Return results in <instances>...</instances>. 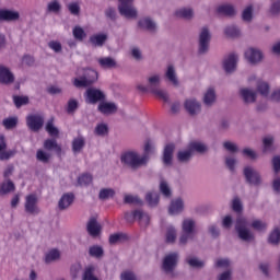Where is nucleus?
I'll return each mask as SVG.
<instances>
[{
  "instance_id": "nucleus-1",
  "label": "nucleus",
  "mask_w": 280,
  "mask_h": 280,
  "mask_svg": "<svg viewBox=\"0 0 280 280\" xmlns=\"http://www.w3.org/2000/svg\"><path fill=\"white\" fill-rule=\"evenodd\" d=\"M154 153V144L151 141H147L144 144V154L140 155L135 151H125L120 155V163L127 170H140L143 165H148L150 154Z\"/></svg>"
},
{
  "instance_id": "nucleus-2",
  "label": "nucleus",
  "mask_w": 280,
  "mask_h": 280,
  "mask_svg": "<svg viewBox=\"0 0 280 280\" xmlns=\"http://www.w3.org/2000/svg\"><path fill=\"white\" fill-rule=\"evenodd\" d=\"M235 231L242 242H255V233L248 228V220L246 218L240 217L236 219Z\"/></svg>"
},
{
  "instance_id": "nucleus-3",
  "label": "nucleus",
  "mask_w": 280,
  "mask_h": 280,
  "mask_svg": "<svg viewBox=\"0 0 280 280\" xmlns=\"http://www.w3.org/2000/svg\"><path fill=\"white\" fill-rule=\"evenodd\" d=\"M178 266V253H171L164 256L162 260V270L168 277H176V268Z\"/></svg>"
},
{
  "instance_id": "nucleus-4",
  "label": "nucleus",
  "mask_w": 280,
  "mask_h": 280,
  "mask_svg": "<svg viewBox=\"0 0 280 280\" xmlns=\"http://www.w3.org/2000/svg\"><path fill=\"white\" fill-rule=\"evenodd\" d=\"M183 234L179 237V244L185 246L189 240H194V235L196 234V222L191 219H185L183 221Z\"/></svg>"
},
{
  "instance_id": "nucleus-5",
  "label": "nucleus",
  "mask_w": 280,
  "mask_h": 280,
  "mask_svg": "<svg viewBox=\"0 0 280 280\" xmlns=\"http://www.w3.org/2000/svg\"><path fill=\"white\" fill-rule=\"evenodd\" d=\"M245 60L249 62V65H259L264 61V51L259 48L250 47L245 50Z\"/></svg>"
},
{
  "instance_id": "nucleus-6",
  "label": "nucleus",
  "mask_w": 280,
  "mask_h": 280,
  "mask_svg": "<svg viewBox=\"0 0 280 280\" xmlns=\"http://www.w3.org/2000/svg\"><path fill=\"white\" fill-rule=\"evenodd\" d=\"M106 100V94L102 90L95 88H90L85 92L86 104H97V102L103 103Z\"/></svg>"
},
{
  "instance_id": "nucleus-7",
  "label": "nucleus",
  "mask_w": 280,
  "mask_h": 280,
  "mask_svg": "<svg viewBox=\"0 0 280 280\" xmlns=\"http://www.w3.org/2000/svg\"><path fill=\"white\" fill-rule=\"evenodd\" d=\"M209 43H211V32H209L208 27L201 28L199 34V54H207L209 51Z\"/></svg>"
},
{
  "instance_id": "nucleus-8",
  "label": "nucleus",
  "mask_w": 280,
  "mask_h": 280,
  "mask_svg": "<svg viewBox=\"0 0 280 280\" xmlns=\"http://www.w3.org/2000/svg\"><path fill=\"white\" fill-rule=\"evenodd\" d=\"M243 174L249 185H255V187H259V185H261V175L259 172H257V170L250 166H246L243 171Z\"/></svg>"
},
{
  "instance_id": "nucleus-9",
  "label": "nucleus",
  "mask_w": 280,
  "mask_h": 280,
  "mask_svg": "<svg viewBox=\"0 0 280 280\" xmlns=\"http://www.w3.org/2000/svg\"><path fill=\"white\" fill-rule=\"evenodd\" d=\"M24 209L31 215H38L40 213V209H38V197L36 195L26 196Z\"/></svg>"
},
{
  "instance_id": "nucleus-10",
  "label": "nucleus",
  "mask_w": 280,
  "mask_h": 280,
  "mask_svg": "<svg viewBox=\"0 0 280 280\" xmlns=\"http://www.w3.org/2000/svg\"><path fill=\"white\" fill-rule=\"evenodd\" d=\"M133 2H122L118 5V12L125 19H137L138 11L132 4Z\"/></svg>"
},
{
  "instance_id": "nucleus-11",
  "label": "nucleus",
  "mask_w": 280,
  "mask_h": 280,
  "mask_svg": "<svg viewBox=\"0 0 280 280\" xmlns=\"http://www.w3.org/2000/svg\"><path fill=\"white\" fill-rule=\"evenodd\" d=\"M27 127L33 130V132H38L45 124V118L40 115H31L26 118Z\"/></svg>"
},
{
  "instance_id": "nucleus-12",
  "label": "nucleus",
  "mask_w": 280,
  "mask_h": 280,
  "mask_svg": "<svg viewBox=\"0 0 280 280\" xmlns=\"http://www.w3.org/2000/svg\"><path fill=\"white\" fill-rule=\"evenodd\" d=\"M14 73L10 68L5 67L4 65H0V84H14Z\"/></svg>"
},
{
  "instance_id": "nucleus-13",
  "label": "nucleus",
  "mask_w": 280,
  "mask_h": 280,
  "mask_svg": "<svg viewBox=\"0 0 280 280\" xmlns=\"http://www.w3.org/2000/svg\"><path fill=\"white\" fill-rule=\"evenodd\" d=\"M240 97L244 104H255L257 102V92L248 88H242L240 90Z\"/></svg>"
},
{
  "instance_id": "nucleus-14",
  "label": "nucleus",
  "mask_w": 280,
  "mask_h": 280,
  "mask_svg": "<svg viewBox=\"0 0 280 280\" xmlns=\"http://www.w3.org/2000/svg\"><path fill=\"white\" fill-rule=\"evenodd\" d=\"M183 211H185V201L183 198L178 197L173 199L168 207L170 215H178L179 213H183Z\"/></svg>"
},
{
  "instance_id": "nucleus-15",
  "label": "nucleus",
  "mask_w": 280,
  "mask_h": 280,
  "mask_svg": "<svg viewBox=\"0 0 280 280\" xmlns=\"http://www.w3.org/2000/svg\"><path fill=\"white\" fill-rule=\"evenodd\" d=\"M238 57L235 54H231L223 59V69L225 73H233L237 69Z\"/></svg>"
},
{
  "instance_id": "nucleus-16",
  "label": "nucleus",
  "mask_w": 280,
  "mask_h": 280,
  "mask_svg": "<svg viewBox=\"0 0 280 280\" xmlns=\"http://www.w3.org/2000/svg\"><path fill=\"white\" fill-rule=\"evenodd\" d=\"M184 106L189 115H198L202 110V105L196 98H187Z\"/></svg>"
},
{
  "instance_id": "nucleus-17",
  "label": "nucleus",
  "mask_w": 280,
  "mask_h": 280,
  "mask_svg": "<svg viewBox=\"0 0 280 280\" xmlns=\"http://www.w3.org/2000/svg\"><path fill=\"white\" fill-rule=\"evenodd\" d=\"M138 26L141 30L151 32V34H154V32H156V22L154 20H152V18H150V16L141 18L138 22Z\"/></svg>"
},
{
  "instance_id": "nucleus-18",
  "label": "nucleus",
  "mask_w": 280,
  "mask_h": 280,
  "mask_svg": "<svg viewBox=\"0 0 280 280\" xmlns=\"http://www.w3.org/2000/svg\"><path fill=\"white\" fill-rule=\"evenodd\" d=\"M21 19V14L19 11H12L8 9H0V21H5L10 23L12 21H19Z\"/></svg>"
},
{
  "instance_id": "nucleus-19",
  "label": "nucleus",
  "mask_w": 280,
  "mask_h": 280,
  "mask_svg": "<svg viewBox=\"0 0 280 280\" xmlns=\"http://www.w3.org/2000/svg\"><path fill=\"white\" fill-rule=\"evenodd\" d=\"M73 200H75V195H73V192L63 194L58 202L60 211L69 209V207L73 205Z\"/></svg>"
},
{
  "instance_id": "nucleus-20",
  "label": "nucleus",
  "mask_w": 280,
  "mask_h": 280,
  "mask_svg": "<svg viewBox=\"0 0 280 280\" xmlns=\"http://www.w3.org/2000/svg\"><path fill=\"white\" fill-rule=\"evenodd\" d=\"M86 229H88V233L92 237H97V235L102 233V225L97 222V219L95 218L90 219V221L88 222Z\"/></svg>"
},
{
  "instance_id": "nucleus-21",
  "label": "nucleus",
  "mask_w": 280,
  "mask_h": 280,
  "mask_svg": "<svg viewBox=\"0 0 280 280\" xmlns=\"http://www.w3.org/2000/svg\"><path fill=\"white\" fill-rule=\"evenodd\" d=\"M147 86L149 88V93H153L161 86V74H151L147 78Z\"/></svg>"
},
{
  "instance_id": "nucleus-22",
  "label": "nucleus",
  "mask_w": 280,
  "mask_h": 280,
  "mask_svg": "<svg viewBox=\"0 0 280 280\" xmlns=\"http://www.w3.org/2000/svg\"><path fill=\"white\" fill-rule=\"evenodd\" d=\"M98 110L103 115H114L117 113V105L115 103L102 102L98 104Z\"/></svg>"
},
{
  "instance_id": "nucleus-23",
  "label": "nucleus",
  "mask_w": 280,
  "mask_h": 280,
  "mask_svg": "<svg viewBox=\"0 0 280 280\" xmlns=\"http://www.w3.org/2000/svg\"><path fill=\"white\" fill-rule=\"evenodd\" d=\"M175 148L176 147L172 143L165 145L164 152H163V163H164V165H172V159L174 156Z\"/></svg>"
},
{
  "instance_id": "nucleus-24",
  "label": "nucleus",
  "mask_w": 280,
  "mask_h": 280,
  "mask_svg": "<svg viewBox=\"0 0 280 280\" xmlns=\"http://www.w3.org/2000/svg\"><path fill=\"white\" fill-rule=\"evenodd\" d=\"M217 13L221 16H235L236 11L232 4H221L217 8Z\"/></svg>"
},
{
  "instance_id": "nucleus-25",
  "label": "nucleus",
  "mask_w": 280,
  "mask_h": 280,
  "mask_svg": "<svg viewBox=\"0 0 280 280\" xmlns=\"http://www.w3.org/2000/svg\"><path fill=\"white\" fill-rule=\"evenodd\" d=\"M175 16H177V19H184L185 21H191V19H194V9H190V8L177 9L175 11Z\"/></svg>"
},
{
  "instance_id": "nucleus-26",
  "label": "nucleus",
  "mask_w": 280,
  "mask_h": 280,
  "mask_svg": "<svg viewBox=\"0 0 280 280\" xmlns=\"http://www.w3.org/2000/svg\"><path fill=\"white\" fill-rule=\"evenodd\" d=\"M44 149L48 152H51V150H54L58 154L62 152V147L58 144V141H56V139H46L44 141Z\"/></svg>"
},
{
  "instance_id": "nucleus-27",
  "label": "nucleus",
  "mask_w": 280,
  "mask_h": 280,
  "mask_svg": "<svg viewBox=\"0 0 280 280\" xmlns=\"http://www.w3.org/2000/svg\"><path fill=\"white\" fill-rule=\"evenodd\" d=\"M106 40H108V35L106 34H95L90 37V43L93 47H104Z\"/></svg>"
},
{
  "instance_id": "nucleus-28",
  "label": "nucleus",
  "mask_w": 280,
  "mask_h": 280,
  "mask_svg": "<svg viewBox=\"0 0 280 280\" xmlns=\"http://www.w3.org/2000/svg\"><path fill=\"white\" fill-rule=\"evenodd\" d=\"M85 145L86 140H84V137L79 136L74 138L72 141V151L74 152V154H80V152H82Z\"/></svg>"
},
{
  "instance_id": "nucleus-29",
  "label": "nucleus",
  "mask_w": 280,
  "mask_h": 280,
  "mask_svg": "<svg viewBox=\"0 0 280 280\" xmlns=\"http://www.w3.org/2000/svg\"><path fill=\"white\" fill-rule=\"evenodd\" d=\"M215 90H213V88H209L206 93L203 94V104L205 106H212L213 104H215Z\"/></svg>"
},
{
  "instance_id": "nucleus-30",
  "label": "nucleus",
  "mask_w": 280,
  "mask_h": 280,
  "mask_svg": "<svg viewBox=\"0 0 280 280\" xmlns=\"http://www.w3.org/2000/svg\"><path fill=\"white\" fill-rule=\"evenodd\" d=\"M102 69H115L117 67V61L112 57H103L97 60Z\"/></svg>"
},
{
  "instance_id": "nucleus-31",
  "label": "nucleus",
  "mask_w": 280,
  "mask_h": 280,
  "mask_svg": "<svg viewBox=\"0 0 280 280\" xmlns=\"http://www.w3.org/2000/svg\"><path fill=\"white\" fill-rule=\"evenodd\" d=\"M165 78L172 83L173 86H178V77H176V69H174V66L167 67Z\"/></svg>"
},
{
  "instance_id": "nucleus-32",
  "label": "nucleus",
  "mask_w": 280,
  "mask_h": 280,
  "mask_svg": "<svg viewBox=\"0 0 280 280\" xmlns=\"http://www.w3.org/2000/svg\"><path fill=\"white\" fill-rule=\"evenodd\" d=\"M188 148L190 149V152L194 154V152H198L199 154H205V152H207V150H209V148L207 147V144L202 143V142H190Z\"/></svg>"
},
{
  "instance_id": "nucleus-33",
  "label": "nucleus",
  "mask_w": 280,
  "mask_h": 280,
  "mask_svg": "<svg viewBox=\"0 0 280 280\" xmlns=\"http://www.w3.org/2000/svg\"><path fill=\"white\" fill-rule=\"evenodd\" d=\"M133 218L140 222L141 226H148L150 224V215L145 212L136 210L133 211Z\"/></svg>"
},
{
  "instance_id": "nucleus-34",
  "label": "nucleus",
  "mask_w": 280,
  "mask_h": 280,
  "mask_svg": "<svg viewBox=\"0 0 280 280\" xmlns=\"http://www.w3.org/2000/svg\"><path fill=\"white\" fill-rule=\"evenodd\" d=\"M268 15L271 19H278V16H280V0H275L271 2L268 9Z\"/></svg>"
},
{
  "instance_id": "nucleus-35",
  "label": "nucleus",
  "mask_w": 280,
  "mask_h": 280,
  "mask_svg": "<svg viewBox=\"0 0 280 280\" xmlns=\"http://www.w3.org/2000/svg\"><path fill=\"white\" fill-rule=\"evenodd\" d=\"M194 153H191V149H189V147L186 150H182L177 152V160L179 161V163H189V161H191V155Z\"/></svg>"
},
{
  "instance_id": "nucleus-36",
  "label": "nucleus",
  "mask_w": 280,
  "mask_h": 280,
  "mask_svg": "<svg viewBox=\"0 0 280 280\" xmlns=\"http://www.w3.org/2000/svg\"><path fill=\"white\" fill-rule=\"evenodd\" d=\"M83 79H85L86 82L90 83V86L91 84H95V82H97V71L93 69H86L84 71Z\"/></svg>"
},
{
  "instance_id": "nucleus-37",
  "label": "nucleus",
  "mask_w": 280,
  "mask_h": 280,
  "mask_svg": "<svg viewBox=\"0 0 280 280\" xmlns=\"http://www.w3.org/2000/svg\"><path fill=\"white\" fill-rule=\"evenodd\" d=\"M60 259V250L51 249L45 255V264H54Z\"/></svg>"
},
{
  "instance_id": "nucleus-38",
  "label": "nucleus",
  "mask_w": 280,
  "mask_h": 280,
  "mask_svg": "<svg viewBox=\"0 0 280 280\" xmlns=\"http://www.w3.org/2000/svg\"><path fill=\"white\" fill-rule=\"evenodd\" d=\"M145 201L148 202L149 207H156L159 205V192L156 191L147 192Z\"/></svg>"
},
{
  "instance_id": "nucleus-39",
  "label": "nucleus",
  "mask_w": 280,
  "mask_h": 280,
  "mask_svg": "<svg viewBox=\"0 0 280 280\" xmlns=\"http://www.w3.org/2000/svg\"><path fill=\"white\" fill-rule=\"evenodd\" d=\"M62 10V5L60 4V1L58 0H52L48 2L46 12H51L52 14H58Z\"/></svg>"
},
{
  "instance_id": "nucleus-40",
  "label": "nucleus",
  "mask_w": 280,
  "mask_h": 280,
  "mask_svg": "<svg viewBox=\"0 0 280 280\" xmlns=\"http://www.w3.org/2000/svg\"><path fill=\"white\" fill-rule=\"evenodd\" d=\"M128 240V235L125 233H116L109 236V244H121V242H126Z\"/></svg>"
},
{
  "instance_id": "nucleus-41",
  "label": "nucleus",
  "mask_w": 280,
  "mask_h": 280,
  "mask_svg": "<svg viewBox=\"0 0 280 280\" xmlns=\"http://www.w3.org/2000/svg\"><path fill=\"white\" fill-rule=\"evenodd\" d=\"M257 91L262 95V97H268L270 93V85L265 81H260L257 83Z\"/></svg>"
},
{
  "instance_id": "nucleus-42",
  "label": "nucleus",
  "mask_w": 280,
  "mask_h": 280,
  "mask_svg": "<svg viewBox=\"0 0 280 280\" xmlns=\"http://www.w3.org/2000/svg\"><path fill=\"white\" fill-rule=\"evenodd\" d=\"M269 244L277 246L280 244V229L276 228L270 234L268 238Z\"/></svg>"
},
{
  "instance_id": "nucleus-43",
  "label": "nucleus",
  "mask_w": 280,
  "mask_h": 280,
  "mask_svg": "<svg viewBox=\"0 0 280 280\" xmlns=\"http://www.w3.org/2000/svg\"><path fill=\"white\" fill-rule=\"evenodd\" d=\"M19 124L18 117H9L2 120V126L7 130H12V128H16V125Z\"/></svg>"
},
{
  "instance_id": "nucleus-44",
  "label": "nucleus",
  "mask_w": 280,
  "mask_h": 280,
  "mask_svg": "<svg viewBox=\"0 0 280 280\" xmlns=\"http://www.w3.org/2000/svg\"><path fill=\"white\" fill-rule=\"evenodd\" d=\"M89 255L90 257H95L96 259H100V257L104 256V249L102 246L94 245L89 248Z\"/></svg>"
},
{
  "instance_id": "nucleus-45",
  "label": "nucleus",
  "mask_w": 280,
  "mask_h": 280,
  "mask_svg": "<svg viewBox=\"0 0 280 280\" xmlns=\"http://www.w3.org/2000/svg\"><path fill=\"white\" fill-rule=\"evenodd\" d=\"M224 34L230 38H237L240 36V28L236 25H229L224 28Z\"/></svg>"
},
{
  "instance_id": "nucleus-46",
  "label": "nucleus",
  "mask_w": 280,
  "mask_h": 280,
  "mask_svg": "<svg viewBox=\"0 0 280 280\" xmlns=\"http://www.w3.org/2000/svg\"><path fill=\"white\" fill-rule=\"evenodd\" d=\"M82 280H98L97 277H95V267H86L83 272Z\"/></svg>"
},
{
  "instance_id": "nucleus-47",
  "label": "nucleus",
  "mask_w": 280,
  "mask_h": 280,
  "mask_svg": "<svg viewBox=\"0 0 280 280\" xmlns=\"http://www.w3.org/2000/svg\"><path fill=\"white\" fill-rule=\"evenodd\" d=\"M46 132L50 135V137H58L60 131L54 125V118H50L46 124Z\"/></svg>"
},
{
  "instance_id": "nucleus-48",
  "label": "nucleus",
  "mask_w": 280,
  "mask_h": 280,
  "mask_svg": "<svg viewBox=\"0 0 280 280\" xmlns=\"http://www.w3.org/2000/svg\"><path fill=\"white\" fill-rule=\"evenodd\" d=\"M51 159V154L48 152L43 151V149L37 150L36 152V160L39 161V163H49Z\"/></svg>"
},
{
  "instance_id": "nucleus-49",
  "label": "nucleus",
  "mask_w": 280,
  "mask_h": 280,
  "mask_svg": "<svg viewBox=\"0 0 280 280\" xmlns=\"http://www.w3.org/2000/svg\"><path fill=\"white\" fill-rule=\"evenodd\" d=\"M264 143V152H272L275 150V138L271 136H268L264 138L262 140Z\"/></svg>"
},
{
  "instance_id": "nucleus-50",
  "label": "nucleus",
  "mask_w": 280,
  "mask_h": 280,
  "mask_svg": "<svg viewBox=\"0 0 280 280\" xmlns=\"http://www.w3.org/2000/svg\"><path fill=\"white\" fill-rule=\"evenodd\" d=\"M115 196V190L113 188H103L100 190L98 198L100 200H108Z\"/></svg>"
},
{
  "instance_id": "nucleus-51",
  "label": "nucleus",
  "mask_w": 280,
  "mask_h": 280,
  "mask_svg": "<svg viewBox=\"0 0 280 280\" xmlns=\"http://www.w3.org/2000/svg\"><path fill=\"white\" fill-rule=\"evenodd\" d=\"M72 34L75 40H84V38H86V33L84 32V28L81 26H74Z\"/></svg>"
},
{
  "instance_id": "nucleus-52",
  "label": "nucleus",
  "mask_w": 280,
  "mask_h": 280,
  "mask_svg": "<svg viewBox=\"0 0 280 280\" xmlns=\"http://www.w3.org/2000/svg\"><path fill=\"white\" fill-rule=\"evenodd\" d=\"M155 97H159V100H162L163 102H170V94L165 90H161L158 88L153 92H151Z\"/></svg>"
},
{
  "instance_id": "nucleus-53",
  "label": "nucleus",
  "mask_w": 280,
  "mask_h": 280,
  "mask_svg": "<svg viewBox=\"0 0 280 280\" xmlns=\"http://www.w3.org/2000/svg\"><path fill=\"white\" fill-rule=\"evenodd\" d=\"M125 205H143V201L138 196L126 195L124 198Z\"/></svg>"
},
{
  "instance_id": "nucleus-54",
  "label": "nucleus",
  "mask_w": 280,
  "mask_h": 280,
  "mask_svg": "<svg viewBox=\"0 0 280 280\" xmlns=\"http://www.w3.org/2000/svg\"><path fill=\"white\" fill-rule=\"evenodd\" d=\"M186 261L188 265H190L191 268H205V261L196 257H188L186 258Z\"/></svg>"
},
{
  "instance_id": "nucleus-55",
  "label": "nucleus",
  "mask_w": 280,
  "mask_h": 280,
  "mask_svg": "<svg viewBox=\"0 0 280 280\" xmlns=\"http://www.w3.org/2000/svg\"><path fill=\"white\" fill-rule=\"evenodd\" d=\"M252 229H254L255 231H259L260 233L266 231V229H268V223L261 221V220H254L252 222Z\"/></svg>"
},
{
  "instance_id": "nucleus-56",
  "label": "nucleus",
  "mask_w": 280,
  "mask_h": 280,
  "mask_svg": "<svg viewBox=\"0 0 280 280\" xmlns=\"http://www.w3.org/2000/svg\"><path fill=\"white\" fill-rule=\"evenodd\" d=\"M78 183L82 187H86L88 185H91V183H93V176L91 174H83L79 176Z\"/></svg>"
},
{
  "instance_id": "nucleus-57",
  "label": "nucleus",
  "mask_w": 280,
  "mask_h": 280,
  "mask_svg": "<svg viewBox=\"0 0 280 280\" xmlns=\"http://www.w3.org/2000/svg\"><path fill=\"white\" fill-rule=\"evenodd\" d=\"M160 191L165 196V198L172 197V188H170V185L165 180H161L160 183Z\"/></svg>"
},
{
  "instance_id": "nucleus-58",
  "label": "nucleus",
  "mask_w": 280,
  "mask_h": 280,
  "mask_svg": "<svg viewBox=\"0 0 280 280\" xmlns=\"http://www.w3.org/2000/svg\"><path fill=\"white\" fill-rule=\"evenodd\" d=\"M166 242H167V244H174V242H176V229H174V226L167 228Z\"/></svg>"
},
{
  "instance_id": "nucleus-59",
  "label": "nucleus",
  "mask_w": 280,
  "mask_h": 280,
  "mask_svg": "<svg viewBox=\"0 0 280 280\" xmlns=\"http://www.w3.org/2000/svg\"><path fill=\"white\" fill-rule=\"evenodd\" d=\"M13 102L16 108H21V106L30 104V98L27 96H13Z\"/></svg>"
},
{
  "instance_id": "nucleus-60",
  "label": "nucleus",
  "mask_w": 280,
  "mask_h": 280,
  "mask_svg": "<svg viewBox=\"0 0 280 280\" xmlns=\"http://www.w3.org/2000/svg\"><path fill=\"white\" fill-rule=\"evenodd\" d=\"M15 186L12 180H8L1 185L0 194H10V191H14Z\"/></svg>"
},
{
  "instance_id": "nucleus-61",
  "label": "nucleus",
  "mask_w": 280,
  "mask_h": 280,
  "mask_svg": "<svg viewBox=\"0 0 280 280\" xmlns=\"http://www.w3.org/2000/svg\"><path fill=\"white\" fill-rule=\"evenodd\" d=\"M242 19L243 21H245V23H250V21H253V5L244 9L242 13Z\"/></svg>"
},
{
  "instance_id": "nucleus-62",
  "label": "nucleus",
  "mask_w": 280,
  "mask_h": 280,
  "mask_svg": "<svg viewBox=\"0 0 280 280\" xmlns=\"http://www.w3.org/2000/svg\"><path fill=\"white\" fill-rule=\"evenodd\" d=\"M225 165L230 172H235V167H237V159L233 156L225 158Z\"/></svg>"
},
{
  "instance_id": "nucleus-63",
  "label": "nucleus",
  "mask_w": 280,
  "mask_h": 280,
  "mask_svg": "<svg viewBox=\"0 0 280 280\" xmlns=\"http://www.w3.org/2000/svg\"><path fill=\"white\" fill-rule=\"evenodd\" d=\"M217 280H233V269H228L219 273Z\"/></svg>"
},
{
  "instance_id": "nucleus-64",
  "label": "nucleus",
  "mask_w": 280,
  "mask_h": 280,
  "mask_svg": "<svg viewBox=\"0 0 280 280\" xmlns=\"http://www.w3.org/2000/svg\"><path fill=\"white\" fill-rule=\"evenodd\" d=\"M120 280H139V278H137V275L132 271H124L120 275Z\"/></svg>"
}]
</instances>
